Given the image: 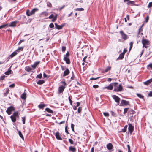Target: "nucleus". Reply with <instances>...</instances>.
I'll use <instances>...</instances> for the list:
<instances>
[{"label":"nucleus","instance_id":"f8f14e48","mask_svg":"<svg viewBox=\"0 0 152 152\" xmlns=\"http://www.w3.org/2000/svg\"><path fill=\"white\" fill-rule=\"evenodd\" d=\"M56 136V139L58 140H62V139L61 138L60 133L58 132H57L55 134L54 133Z\"/></svg>","mask_w":152,"mask_h":152},{"label":"nucleus","instance_id":"f03ea898","mask_svg":"<svg viewBox=\"0 0 152 152\" xmlns=\"http://www.w3.org/2000/svg\"><path fill=\"white\" fill-rule=\"evenodd\" d=\"M142 43L143 45V47L147 48L148 47V45L150 44L149 41L146 39H142Z\"/></svg>","mask_w":152,"mask_h":152},{"label":"nucleus","instance_id":"20e7f679","mask_svg":"<svg viewBox=\"0 0 152 152\" xmlns=\"http://www.w3.org/2000/svg\"><path fill=\"white\" fill-rule=\"evenodd\" d=\"M122 38L124 40H126L128 38V36L123 31H120Z\"/></svg>","mask_w":152,"mask_h":152},{"label":"nucleus","instance_id":"f3484780","mask_svg":"<svg viewBox=\"0 0 152 152\" xmlns=\"http://www.w3.org/2000/svg\"><path fill=\"white\" fill-rule=\"evenodd\" d=\"M152 82V78L145 82H143V84L147 86Z\"/></svg>","mask_w":152,"mask_h":152},{"label":"nucleus","instance_id":"c9c22d12","mask_svg":"<svg viewBox=\"0 0 152 152\" xmlns=\"http://www.w3.org/2000/svg\"><path fill=\"white\" fill-rule=\"evenodd\" d=\"M129 112L130 113H131L132 114H134L135 113V111L133 110L132 109H130L129 111Z\"/></svg>","mask_w":152,"mask_h":152},{"label":"nucleus","instance_id":"0eeeda50","mask_svg":"<svg viewBox=\"0 0 152 152\" xmlns=\"http://www.w3.org/2000/svg\"><path fill=\"white\" fill-rule=\"evenodd\" d=\"M129 102L125 100H122L121 101V103L120 104V106H122L125 105H127L129 104Z\"/></svg>","mask_w":152,"mask_h":152},{"label":"nucleus","instance_id":"72a5a7b5","mask_svg":"<svg viewBox=\"0 0 152 152\" xmlns=\"http://www.w3.org/2000/svg\"><path fill=\"white\" fill-rule=\"evenodd\" d=\"M137 96L138 97H139L140 98H141V99H144V96H143L141 94H137Z\"/></svg>","mask_w":152,"mask_h":152},{"label":"nucleus","instance_id":"79ce46f5","mask_svg":"<svg viewBox=\"0 0 152 152\" xmlns=\"http://www.w3.org/2000/svg\"><path fill=\"white\" fill-rule=\"evenodd\" d=\"M129 109V108H125L124 109L123 113L125 114L126 113Z\"/></svg>","mask_w":152,"mask_h":152},{"label":"nucleus","instance_id":"4c0bfd02","mask_svg":"<svg viewBox=\"0 0 152 152\" xmlns=\"http://www.w3.org/2000/svg\"><path fill=\"white\" fill-rule=\"evenodd\" d=\"M26 14L28 16H30L31 15V12H30L29 10H27V11Z\"/></svg>","mask_w":152,"mask_h":152},{"label":"nucleus","instance_id":"6e6552de","mask_svg":"<svg viewBox=\"0 0 152 152\" xmlns=\"http://www.w3.org/2000/svg\"><path fill=\"white\" fill-rule=\"evenodd\" d=\"M124 2H127V4L128 5H130L132 6L134 5V2L133 1H129V0H124Z\"/></svg>","mask_w":152,"mask_h":152},{"label":"nucleus","instance_id":"603ef678","mask_svg":"<svg viewBox=\"0 0 152 152\" xmlns=\"http://www.w3.org/2000/svg\"><path fill=\"white\" fill-rule=\"evenodd\" d=\"M65 7V6L64 5L61 7H59V8L57 10H58L59 11H61L62 9H63Z\"/></svg>","mask_w":152,"mask_h":152},{"label":"nucleus","instance_id":"e433bc0d","mask_svg":"<svg viewBox=\"0 0 152 152\" xmlns=\"http://www.w3.org/2000/svg\"><path fill=\"white\" fill-rule=\"evenodd\" d=\"M111 67L108 66L104 70V71L105 72H107L108 71L110 70L111 69Z\"/></svg>","mask_w":152,"mask_h":152},{"label":"nucleus","instance_id":"5fc2aeb1","mask_svg":"<svg viewBox=\"0 0 152 152\" xmlns=\"http://www.w3.org/2000/svg\"><path fill=\"white\" fill-rule=\"evenodd\" d=\"M69 101L70 103V104L72 106V100H71L69 96Z\"/></svg>","mask_w":152,"mask_h":152},{"label":"nucleus","instance_id":"4468645a","mask_svg":"<svg viewBox=\"0 0 152 152\" xmlns=\"http://www.w3.org/2000/svg\"><path fill=\"white\" fill-rule=\"evenodd\" d=\"M64 60L66 61V62L67 64H70V61L68 57H64Z\"/></svg>","mask_w":152,"mask_h":152},{"label":"nucleus","instance_id":"a211bd4d","mask_svg":"<svg viewBox=\"0 0 152 152\" xmlns=\"http://www.w3.org/2000/svg\"><path fill=\"white\" fill-rule=\"evenodd\" d=\"M55 27L56 28L59 30L62 29L64 26V25H58L56 23L55 24Z\"/></svg>","mask_w":152,"mask_h":152},{"label":"nucleus","instance_id":"1a4fd4ad","mask_svg":"<svg viewBox=\"0 0 152 152\" xmlns=\"http://www.w3.org/2000/svg\"><path fill=\"white\" fill-rule=\"evenodd\" d=\"M65 88V87L63 86H60L58 89V93L61 94V93H62Z\"/></svg>","mask_w":152,"mask_h":152},{"label":"nucleus","instance_id":"f704fd0d","mask_svg":"<svg viewBox=\"0 0 152 152\" xmlns=\"http://www.w3.org/2000/svg\"><path fill=\"white\" fill-rule=\"evenodd\" d=\"M23 47H19L16 50V51H18V52H20V50L22 51L23 50Z\"/></svg>","mask_w":152,"mask_h":152},{"label":"nucleus","instance_id":"69168bd1","mask_svg":"<svg viewBox=\"0 0 152 152\" xmlns=\"http://www.w3.org/2000/svg\"><path fill=\"white\" fill-rule=\"evenodd\" d=\"M148 96H152V91H150L148 95Z\"/></svg>","mask_w":152,"mask_h":152},{"label":"nucleus","instance_id":"cd10ccee","mask_svg":"<svg viewBox=\"0 0 152 152\" xmlns=\"http://www.w3.org/2000/svg\"><path fill=\"white\" fill-rule=\"evenodd\" d=\"M21 98L24 99H25L26 98V94L24 93L22 94L21 95Z\"/></svg>","mask_w":152,"mask_h":152},{"label":"nucleus","instance_id":"de8ad7c7","mask_svg":"<svg viewBox=\"0 0 152 152\" xmlns=\"http://www.w3.org/2000/svg\"><path fill=\"white\" fill-rule=\"evenodd\" d=\"M133 42H130V48H129V50H130L133 46Z\"/></svg>","mask_w":152,"mask_h":152},{"label":"nucleus","instance_id":"c03bdc74","mask_svg":"<svg viewBox=\"0 0 152 152\" xmlns=\"http://www.w3.org/2000/svg\"><path fill=\"white\" fill-rule=\"evenodd\" d=\"M22 121L23 122V124H24L25 123L26 121V117H22Z\"/></svg>","mask_w":152,"mask_h":152},{"label":"nucleus","instance_id":"4be33fe9","mask_svg":"<svg viewBox=\"0 0 152 152\" xmlns=\"http://www.w3.org/2000/svg\"><path fill=\"white\" fill-rule=\"evenodd\" d=\"M9 90L8 88H7L4 90V91H5V92L4 94V96H7L9 93Z\"/></svg>","mask_w":152,"mask_h":152},{"label":"nucleus","instance_id":"b1692460","mask_svg":"<svg viewBox=\"0 0 152 152\" xmlns=\"http://www.w3.org/2000/svg\"><path fill=\"white\" fill-rule=\"evenodd\" d=\"M124 54L123 53H121L120 55L117 58V59L118 60H121L124 57Z\"/></svg>","mask_w":152,"mask_h":152},{"label":"nucleus","instance_id":"338daca9","mask_svg":"<svg viewBox=\"0 0 152 152\" xmlns=\"http://www.w3.org/2000/svg\"><path fill=\"white\" fill-rule=\"evenodd\" d=\"M99 86L97 85H93V87L94 88H98Z\"/></svg>","mask_w":152,"mask_h":152},{"label":"nucleus","instance_id":"ddd939ff","mask_svg":"<svg viewBox=\"0 0 152 152\" xmlns=\"http://www.w3.org/2000/svg\"><path fill=\"white\" fill-rule=\"evenodd\" d=\"M113 86L114 87V83L110 84L108 86L106 87L105 88L108 89L109 90H111L113 89Z\"/></svg>","mask_w":152,"mask_h":152},{"label":"nucleus","instance_id":"2f4dec72","mask_svg":"<svg viewBox=\"0 0 152 152\" xmlns=\"http://www.w3.org/2000/svg\"><path fill=\"white\" fill-rule=\"evenodd\" d=\"M18 134H19V136H20V137L22 139H23V140H24V137H23V136L20 131H18Z\"/></svg>","mask_w":152,"mask_h":152},{"label":"nucleus","instance_id":"412c9836","mask_svg":"<svg viewBox=\"0 0 152 152\" xmlns=\"http://www.w3.org/2000/svg\"><path fill=\"white\" fill-rule=\"evenodd\" d=\"M69 150L72 152H76V149L72 146H70L69 147Z\"/></svg>","mask_w":152,"mask_h":152},{"label":"nucleus","instance_id":"ea45409f","mask_svg":"<svg viewBox=\"0 0 152 152\" xmlns=\"http://www.w3.org/2000/svg\"><path fill=\"white\" fill-rule=\"evenodd\" d=\"M82 110V107H79L77 110V112L78 113H81Z\"/></svg>","mask_w":152,"mask_h":152},{"label":"nucleus","instance_id":"37998d69","mask_svg":"<svg viewBox=\"0 0 152 152\" xmlns=\"http://www.w3.org/2000/svg\"><path fill=\"white\" fill-rule=\"evenodd\" d=\"M8 25V24H4L1 26H0V29L2 28H5L6 26Z\"/></svg>","mask_w":152,"mask_h":152},{"label":"nucleus","instance_id":"473e14b6","mask_svg":"<svg viewBox=\"0 0 152 152\" xmlns=\"http://www.w3.org/2000/svg\"><path fill=\"white\" fill-rule=\"evenodd\" d=\"M12 115H13L14 117H15L16 118L17 117H18L19 115H18V112H14L13 113Z\"/></svg>","mask_w":152,"mask_h":152},{"label":"nucleus","instance_id":"0e129e2a","mask_svg":"<svg viewBox=\"0 0 152 152\" xmlns=\"http://www.w3.org/2000/svg\"><path fill=\"white\" fill-rule=\"evenodd\" d=\"M66 48L65 47L63 46L62 47V51H64L66 50Z\"/></svg>","mask_w":152,"mask_h":152},{"label":"nucleus","instance_id":"09e8293b","mask_svg":"<svg viewBox=\"0 0 152 152\" xmlns=\"http://www.w3.org/2000/svg\"><path fill=\"white\" fill-rule=\"evenodd\" d=\"M67 129H68V126H66L65 127V132H66V133L67 134H69V133L68 132Z\"/></svg>","mask_w":152,"mask_h":152},{"label":"nucleus","instance_id":"4d7b16f0","mask_svg":"<svg viewBox=\"0 0 152 152\" xmlns=\"http://www.w3.org/2000/svg\"><path fill=\"white\" fill-rule=\"evenodd\" d=\"M127 147L128 149V152H131V150L130 149V146L129 145H127Z\"/></svg>","mask_w":152,"mask_h":152},{"label":"nucleus","instance_id":"a19ab883","mask_svg":"<svg viewBox=\"0 0 152 152\" xmlns=\"http://www.w3.org/2000/svg\"><path fill=\"white\" fill-rule=\"evenodd\" d=\"M127 127V126L126 125L125 126L124 128L122 129V131L123 132H126V129Z\"/></svg>","mask_w":152,"mask_h":152},{"label":"nucleus","instance_id":"052dcab7","mask_svg":"<svg viewBox=\"0 0 152 152\" xmlns=\"http://www.w3.org/2000/svg\"><path fill=\"white\" fill-rule=\"evenodd\" d=\"M49 27L50 28H53L54 27V25L53 23H51L49 25Z\"/></svg>","mask_w":152,"mask_h":152},{"label":"nucleus","instance_id":"e2e57ef3","mask_svg":"<svg viewBox=\"0 0 152 152\" xmlns=\"http://www.w3.org/2000/svg\"><path fill=\"white\" fill-rule=\"evenodd\" d=\"M42 14L44 15L45 16H46L48 15V13L46 12H44L42 13Z\"/></svg>","mask_w":152,"mask_h":152},{"label":"nucleus","instance_id":"864d4df0","mask_svg":"<svg viewBox=\"0 0 152 152\" xmlns=\"http://www.w3.org/2000/svg\"><path fill=\"white\" fill-rule=\"evenodd\" d=\"M104 116L108 117L109 116V114L108 113L105 112L104 113Z\"/></svg>","mask_w":152,"mask_h":152},{"label":"nucleus","instance_id":"f257e3e1","mask_svg":"<svg viewBox=\"0 0 152 152\" xmlns=\"http://www.w3.org/2000/svg\"><path fill=\"white\" fill-rule=\"evenodd\" d=\"M123 89V87L121 84L118 85L117 83H114V91L116 92L121 91Z\"/></svg>","mask_w":152,"mask_h":152},{"label":"nucleus","instance_id":"dca6fc26","mask_svg":"<svg viewBox=\"0 0 152 152\" xmlns=\"http://www.w3.org/2000/svg\"><path fill=\"white\" fill-rule=\"evenodd\" d=\"M70 72L69 70L68 69H66V70L64 72V74H63V76L65 77L67 75H68L69 73Z\"/></svg>","mask_w":152,"mask_h":152},{"label":"nucleus","instance_id":"9d476101","mask_svg":"<svg viewBox=\"0 0 152 152\" xmlns=\"http://www.w3.org/2000/svg\"><path fill=\"white\" fill-rule=\"evenodd\" d=\"M128 130L130 133L132 134L134 130V126L131 124H129Z\"/></svg>","mask_w":152,"mask_h":152},{"label":"nucleus","instance_id":"9b49d317","mask_svg":"<svg viewBox=\"0 0 152 152\" xmlns=\"http://www.w3.org/2000/svg\"><path fill=\"white\" fill-rule=\"evenodd\" d=\"M18 22L17 21H12L11 23L10 24H8V25L10 27H15L16 26V24Z\"/></svg>","mask_w":152,"mask_h":152},{"label":"nucleus","instance_id":"58836bf2","mask_svg":"<svg viewBox=\"0 0 152 152\" xmlns=\"http://www.w3.org/2000/svg\"><path fill=\"white\" fill-rule=\"evenodd\" d=\"M75 10L76 11H82L84 10V9L83 8H77L75 9Z\"/></svg>","mask_w":152,"mask_h":152},{"label":"nucleus","instance_id":"423d86ee","mask_svg":"<svg viewBox=\"0 0 152 152\" xmlns=\"http://www.w3.org/2000/svg\"><path fill=\"white\" fill-rule=\"evenodd\" d=\"M112 97L115 102L117 103L118 105L120 100V98L116 95H113Z\"/></svg>","mask_w":152,"mask_h":152},{"label":"nucleus","instance_id":"393cba45","mask_svg":"<svg viewBox=\"0 0 152 152\" xmlns=\"http://www.w3.org/2000/svg\"><path fill=\"white\" fill-rule=\"evenodd\" d=\"M38 10V9L37 8H34L33 10H32L31 11V15H32L34 14L35 12L36 11H37Z\"/></svg>","mask_w":152,"mask_h":152},{"label":"nucleus","instance_id":"13d9d810","mask_svg":"<svg viewBox=\"0 0 152 152\" xmlns=\"http://www.w3.org/2000/svg\"><path fill=\"white\" fill-rule=\"evenodd\" d=\"M152 6V2H150L148 5V8H150Z\"/></svg>","mask_w":152,"mask_h":152},{"label":"nucleus","instance_id":"a878e982","mask_svg":"<svg viewBox=\"0 0 152 152\" xmlns=\"http://www.w3.org/2000/svg\"><path fill=\"white\" fill-rule=\"evenodd\" d=\"M15 117H14L13 115H12L10 116V118L13 122H15L16 120V119Z\"/></svg>","mask_w":152,"mask_h":152},{"label":"nucleus","instance_id":"c85d7f7f","mask_svg":"<svg viewBox=\"0 0 152 152\" xmlns=\"http://www.w3.org/2000/svg\"><path fill=\"white\" fill-rule=\"evenodd\" d=\"M25 70L28 72H30L32 70V69L30 66H28L25 68Z\"/></svg>","mask_w":152,"mask_h":152},{"label":"nucleus","instance_id":"2eb2a0df","mask_svg":"<svg viewBox=\"0 0 152 152\" xmlns=\"http://www.w3.org/2000/svg\"><path fill=\"white\" fill-rule=\"evenodd\" d=\"M107 148L109 150H111L113 148V146L111 143H109L107 145Z\"/></svg>","mask_w":152,"mask_h":152},{"label":"nucleus","instance_id":"5701e85b","mask_svg":"<svg viewBox=\"0 0 152 152\" xmlns=\"http://www.w3.org/2000/svg\"><path fill=\"white\" fill-rule=\"evenodd\" d=\"M46 106V105L44 104H39L38 107L40 108L41 109H43Z\"/></svg>","mask_w":152,"mask_h":152},{"label":"nucleus","instance_id":"8fccbe9b","mask_svg":"<svg viewBox=\"0 0 152 152\" xmlns=\"http://www.w3.org/2000/svg\"><path fill=\"white\" fill-rule=\"evenodd\" d=\"M42 77V74L41 73L39 75H37V77L41 79Z\"/></svg>","mask_w":152,"mask_h":152},{"label":"nucleus","instance_id":"7c9ffc66","mask_svg":"<svg viewBox=\"0 0 152 152\" xmlns=\"http://www.w3.org/2000/svg\"><path fill=\"white\" fill-rule=\"evenodd\" d=\"M45 110L48 112L53 113V110H51L50 109H49L48 108H47L45 109Z\"/></svg>","mask_w":152,"mask_h":152},{"label":"nucleus","instance_id":"7ed1b4c3","mask_svg":"<svg viewBox=\"0 0 152 152\" xmlns=\"http://www.w3.org/2000/svg\"><path fill=\"white\" fill-rule=\"evenodd\" d=\"M55 15L53 14H51L49 17V19H52V21L53 22H55L57 20L58 17V14L56 13H54Z\"/></svg>","mask_w":152,"mask_h":152},{"label":"nucleus","instance_id":"a18cd8bd","mask_svg":"<svg viewBox=\"0 0 152 152\" xmlns=\"http://www.w3.org/2000/svg\"><path fill=\"white\" fill-rule=\"evenodd\" d=\"M147 68L148 69H149V68L152 69V63H150L149 65H148L147 66Z\"/></svg>","mask_w":152,"mask_h":152},{"label":"nucleus","instance_id":"39448f33","mask_svg":"<svg viewBox=\"0 0 152 152\" xmlns=\"http://www.w3.org/2000/svg\"><path fill=\"white\" fill-rule=\"evenodd\" d=\"M14 110L15 108L14 107L11 106L7 108L6 112L9 115H10L11 114V112Z\"/></svg>","mask_w":152,"mask_h":152},{"label":"nucleus","instance_id":"680f3d73","mask_svg":"<svg viewBox=\"0 0 152 152\" xmlns=\"http://www.w3.org/2000/svg\"><path fill=\"white\" fill-rule=\"evenodd\" d=\"M5 77V75H3V76H1L0 78V80H4Z\"/></svg>","mask_w":152,"mask_h":152},{"label":"nucleus","instance_id":"bf43d9fd","mask_svg":"<svg viewBox=\"0 0 152 152\" xmlns=\"http://www.w3.org/2000/svg\"><path fill=\"white\" fill-rule=\"evenodd\" d=\"M142 26H141V27L139 29L138 31V34H139L140 31H142Z\"/></svg>","mask_w":152,"mask_h":152},{"label":"nucleus","instance_id":"774afa93","mask_svg":"<svg viewBox=\"0 0 152 152\" xmlns=\"http://www.w3.org/2000/svg\"><path fill=\"white\" fill-rule=\"evenodd\" d=\"M111 113L112 116H115V114L114 113L113 111H111Z\"/></svg>","mask_w":152,"mask_h":152},{"label":"nucleus","instance_id":"6e6d98bb","mask_svg":"<svg viewBox=\"0 0 152 152\" xmlns=\"http://www.w3.org/2000/svg\"><path fill=\"white\" fill-rule=\"evenodd\" d=\"M47 5L48 6L50 7H52V4L48 2L47 4Z\"/></svg>","mask_w":152,"mask_h":152},{"label":"nucleus","instance_id":"bb28decb","mask_svg":"<svg viewBox=\"0 0 152 152\" xmlns=\"http://www.w3.org/2000/svg\"><path fill=\"white\" fill-rule=\"evenodd\" d=\"M45 82L43 80H39L37 82V83L39 85H41L43 84Z\"/></svg>","mask_w":152,"mask_h":152},{"label":"nucleus","instance_id":"c756f323","mask_svg":"<svg viewBox=\"0 0 152 152\" xmlns=\"http://www.w3.org/2000/svg\"><path fill=\"white\" fill-rule=\"evenodd\" d=\"M12 71L10 69H9L8 70L5 72L4 74L6 75H9L11 74Z\"/></svg>","mask_w":152,"mask_h":152},{"label":"nucleus","instance_id":"49530a36","mask_svg":"<svg viewBox=\"0 0 152 152\" xmlns=\"http://www.w3.org/2000/svg\"><path fill=\"white\" fill-rule=\"evenodd\" d=\"M69 141L70 142V143L71 144H74L73 141L71 139H69Z\"/></svg>","mask_w":152,"mask_h":152},{"label":"nucleus","instance_id":"aec40b11","mask_svg":"<svg viewBox=\"0 0 152 152\" xmlns=\"http://www.w3.org/2000/svg\"><path fill=\"white\" fill-rule=\"evenodd\" d=\"M40 62L39 61L35 62L34 64L31 65V67L34 69H35Z\"/></svg>","mask_w":152,"mask_h":152},{"label":"nucleus","instance_id":"6ab92c4d","mask_svg":"<svg viewBox=\"0 0 152 152\" xmlns=\"http://www.w3.org/2000/svg\"><path fill=\"white\" fill-rule=\"evenodd\" d=\"M17 54L16 51L13 52L11 54L10 56L8 58V59H10V58H12L15 56Z\"/></svg>","mask_w":152,"mask_h":152},{"label":"nucleus","instance_id":"3c124183","mask_svg":"<svg viewBox=\"0 0 152 152\" xmlns=\"http://www.w3.org/2000/svg\"><path fill=\"white\" fill-rule=\"evenodd\" d=\"M74 125L73 124H71V128H72V131L73 132H74Z\"/></svg>","mask_w":152,"mask_h":152}]
</instances>
